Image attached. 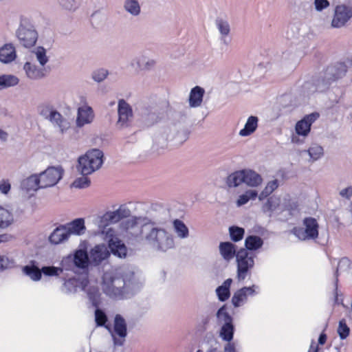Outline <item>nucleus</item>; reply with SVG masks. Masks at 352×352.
I'll return each instance as SVG.
<instances>
[{
	"label": "nucleus",
	"instance_id": "55",
	"mask_svg": "<svg viewBox=\"0 0 352 352\" xmlns=\"http://www.w3.org/2000/svg\"><path fill=\"white\" fill-rule=\"evenodd\" d=\"M142 120L143 122H146L148 124H153L156 120V116L153 113H146L144 112L142 114Z\"/></svg>",
	"mask_w": 352,
	"mask_h": 352
},
{
	"label": "nucleus",
	"instance_id": "57",
	"mask_svg": "<svg viewBox=\"0 0 352 352\" xmlns=\"http://www.w3.org/2000/svg\"><path fill=\"white\" fill-rule=\"evenodd\" d=\"M315 9L317 11H322L329 6L328 0H314Z\"/></svg>",
	"mask_w": 352,
	"mask_h": 352
},
{
	"label": "nucleus",
	"instance_id": "5",
	"mask_svg": "<svg viewBox=\"0 0 352 352\" xmlns=\"http://www.w3.org/2000/svg\"><path fill=\"white\" fill-rule=\"evenodd\" d=\"M40 115L48 120L60 134H65L71 127L70 122L52 104H44L39 107Z\"/></svg>",
	"mask_w": 352,
	"mask_h": 352
},
{
	"label": "nucleus",
	"instance_id": "14",
	"mask_svg": "<svg viewBox=\"0 0 352 352\" xmlns=\"http://www.w3.org/2000/svg\"><path fill=\"white\" fill-rule=\"evenodd\" d=\"M318 116V113H311L297 122L295 126L296 133L303 138L307 137L312 124L317 120Z\"/></svg>",
	"mask_w": 352,
	"mask_h": 352
},
{
	"label": "nucleus",
	"instance_id": "15",
	"mask_svg": "<svg viewBox=\"0 0 352 352\" xmlns=\"http://www.w3.org/2000/svg\"><path fill=\"white\" fill-rule=\"evenodd\" d=\"M154 59L144 55H140L133 58L130 62V67L135 72L149 71L155 66Z\"/></svg>",
	"mask_w": 352,
	"mask_h": 352
},
{
	"label": "nucleus",
	"instance_id": "17",
	"mask_svg": "<svg viewBox=\"0 0 352 352\" xmlns=\"http://www.w3.org/2000/svg\"><path fill=\"white\" fill-rule=\"evenodd\" d=\"M88 278L87 276L81 278H72L65 281L61 288L63 292L66 294L76 292L78 289L85 290L88 285Z\"/></svg>",
	"mask_w": 352,
	"mask_h": 352
},
{
	"label": "nucleus",
	"instance_id": "39",
	"mask_svg": "<svg viewBox=\"0 0 352 352\" xmlns=\"http://www.w3.org/2000/svg\"><path fill=\"white\" fill-rule=\"evenodd\" d=\"M35 59L38 62L39 65L45 67L49 61L46 50L43 47H38L32 52V60Z\"/></svg>",
	"mask_w": 352,
	"mask_h": 352
},
{
	"label": "nucleus",
	"instance_id": "56",
	"mask_svg": "<svg viewBox=\"0 0 352 352\" xmlns=\"http://www.w3.org/2000/svg\"><path fill=\"white\" fill-rule=\"evenodd\" d=\"M87 294L90 299L93 301L94 304H96V300L100 294L98 289L96 287H90L87 290Z\"/></svg>",
	"mask_w": 352,
	"mask_h": 352
},
{
	"label": "nucleus",
	"instance_id": "62",
	"mask_svg": "<svg viewBox=\"0 0 352 352\" xmlns=\"http://www.w3.org/2000/svg\"><path fill=\"white\" fill-rule=\"evenodd\" d=\"M224 352H235L234 344L228 342L224 348Z\"/></svg>",
	"mask_w": 352,
	"mask_h": 352
},
{
	"label": "nucleus",
	"instance_id": "25",
	"mask_svg": "<svg viewBox=\"0 0 352 352\" xmlns=\"http://www.w3.org/2000/svg\"><path fill=\"white\" fill-rule=\"evenodd\" d=\"M204 94L205 90L204 88L199 86L193 87L189 94V106L192 108L200 107L203 101Z\"/></svg>",
	"mask_w": 352,
	"mask_h": 352
},
{
	"label": "nucleus",
	"instance_id": "1",
	"mask_svg": "<svg viewBox=\"0 0 352 352\" xmlns=\"http://www.w3.org/2000/svg\"><path fill=\"white\" fill-rule=\"evenodd\" d=\"M142 284L141 278L129 269H111L103 274L101 287L109 297L121 299L138 291Z\"/></svg>",
	"mask_w": 352,
	"mask_h": 352
},
{
	"label": "nucleus",
	"instance_id": "23",
	"mask_svg": "<svg viewBox=\"0 0 352 352\" xmlns=\"http://www.w3.org/2000/svg\"><path fill=\"white\" fill-rule=\"evenodd\" d=\"M69 236L71 235H82L85 233L86 228L83 219H76L72 222L63 225Z\"/></svg>",
	"mask_w": 352,
	"mask_h": 352
},
{
	"label": "nucleus",
	"instance_id": "2",
	"mask_svg": "<svg viewBox=\"0 0 352 352\" xmlns=\"http://www.w3.org/2000/svg\"><path fill=\"white\" fill-rule=\"evenodd\" d=\"M131 216V210L126 204H122L113 211H107L97 221L99 232L104 240L108 241L112 253L120 258H124L127 250L125 245L114 234V230L109 228L111 223H116Z\"/></svg>",
	"mask_w": 352,
	"mask_h": 352
},
{
	"label": "nucleus",
	"instance_id": "37",
	"mask_svg": "<svg viewBox=\"0 0 352 352\" xmlns=\"http://www.w3.org/2000/svg\"><path fill=\"white\" fill-rule=\"evenodd\" d=\"M14 217L12 212L0 206V228H6L12 224Z\"/></svg>",
	"mask_w": 352,
	"mask_h": 352
},
{
	"label": "nucleus",
	"instance_id": "7",
	"mask_svg": "<svg viewBox=\"0 0 352 352\" xmlns=\"http://www.w3.org/2000/svg\"><path fill=\"white\" fill-rule=\"evenodd\" d=\"M305 228H294L292 232L300 240L315 239L318 236V224L312 217L305 218L303 221Z\"/></svg>",
	"mask_w": 352,
	"mask_h": 352
},
{
	"label": "nucleus",
	"instance_id": "6",
	"mask_svg": "<svg viewBox=\"0 0 352 352\" xmlns=\"http://www.w3.org/2000/svg\"><path fill=\"white\" fill-rule=\"evenodd\" d=\"M237 263V279L243 280L248 275L249 271L254 265V256L245 249L240 250L236 255Z\"/></svg>",
	"mask_w": 352,
	"mask_h": 352
},
{
	"label": "nucleus",
	"instance_id": "51",
	"mask_svg": "<svg viewBox=\"0 0 352 352\" xmlns=\"http://www.w3.org/2000/svg\"><path fill=\"white\" fill-rule=\"evenodd\" d=\"M63 270L60 267H56L54 266L43 267L41 269V273H43L45 276H58Z\"/></svg>",
	"mask_w": 352,
	"mask_h": 352
},
{
	"label": "nucleus",
	"instance_id": "63",
	"mask_svg": "<svg viewBox=\"0 0 352 352\" xmlns=\"http://www.w3.org/2000/svg\"><path fill=\"white\" fill-rule=\"evenodd\" d=\"M8 134L1 129H0V140L6 141L8 139Z\"/></svg>",
	"mask_w": 352,
	"mask_h": 352
},
{
	"label": "nucleus",
	"instance_id": "59",
	"mask_svg": "<svg viewBox=\"0 0 352 352\" xmlns=\"http://www.w3.org/2000/svg\"><path fill=\"white\" fill-rule=\"evenodd\" d=\"M12 264L9 258L4 256H0V270L9 267Z\"/></svg>",
	"mask_w": 352,
	"mask_h": 352
},
{
	"label": "nucleus",
	"instance_id": "47",
	"mask_svg": "<svg viewBox=\"0 0 352 352\" xmlns=\"http://www.w3.org/2000/svg\"><path fill=\"white\" fill-rule=\"evenodd\" d=\"M109 75L108 70L105 69H99L94 71L92 74V79L97 82H101L104 80Z\"/></svg>",
	"mask_w": 352,
	"mask_h": 352
},
{
	"label": "nucleus",
	"instance_id": "40",
	"mask_svg": "<svg viewBox=\"0 0 352 352\" xmlns=\"http://www.w3.org/2000/svg\"><path fill=\"white\" fill-rule=\"evenodd\" d=\"M19 78L14 75L5 74L0 76V90L18 85Z\"/></svg>",
	"mask_w": 352,
	"mask_h": 352
},
{
	"label": "nucleus",
	"instance_id": "34",
	"mask_svg": "<svg viewBox=\"0 0 352 352\" xmlns=\"http://www.w3.org/2000/svg\"><path fill=\"white\" fill-rule=\"evenodd\" d=\"M173 227L177 238L184 239L188 237V228L182 221L177 219H175L173 221Z\"/></svg>",
	"mask_w": 352,
	"mask_h": 352
},
{
	"label": "nucleus",
	"instance_id": "12",
	"mask_svg": "<svg viewBox=\"0 0 352 352\" xmlns=\"http://www.w3.org/2000/svg\"><path fill=\"white\" fill-rule=\"evenodd\" d=\"M69 257L72 258L74 265L76 267L82 270H87L91 263L89 256L87 250V243L85 241L82 242L78 249H76L73 256Z\"/></svg>",
	"mask_w": 352,
	"mask_h": 352
},
{
	"label": "nucleus",
	"instance_id": "52",
	"mask_svg": "<svg viewBox=\"0 0 352 352\" xmlns=\"http://www.w3.org/2000/svg\"><path fill=\"white\" fill-rule=\"evenodd\" d=\"M350 265L351 261L347 258H342L338 264L336 273L347 271L350 268Z\"/></svg>",
	"mask_w": 352,
	"mask_h": 352
},
{
	"label": "nucleus",
	"instance_id": "13",
	"mask_svg": "<svg viewBox=\"0 0 352 352\" xmlns=\"http://www.w3.org/2000/svg\"><path fill=\"white\" fill-rule=\"evenodd\" d=\"M351 17L352 10L350 7L344 5L337 6L331 21V27L334 28H342L346 25Z\"/></svg>",
	"mask_w": 352,
	"mask_h": 352
},
{
	"label": "nucleus",
	"instance_id": "48",
	"mask_svg": "<svg viewBox=\"0 0 352 352\" xmlns=\"http://www.w3.org/2000/svg\"><path fill=\"white\" fill-rule=\"evenodd\" d=\"M90 184V180L85 177V175H82L77 179H76L72 184V186L76 188H87Z\"/></svg>",
	"mask_w": 352,
	"mask_h": 352
},
{
	"label": "nucleus",
	"instance_id": "28",
	"mask_svg": "<svg viewBox=\"0 0 352 352\" xmlns=\"http://www.w3.org/2000/svg\"><path fill=\"white\" fill-rule=\"evenodd\" d=\"M244 183L250 187H257L263 179L259 174L250 169H243Z\"/></svg>",
	"mask_w": 352,
	"mask_h": 352
},
{
	"label": "nucleus",
	"instance_id": "9",
	"mask_svg": "<svg viewBox=\"0 0 352 352\" xmlns=\"http://www.w3.org/2000/svg\"><path fill=\"white\" fill-rule=\"evenodd\" d=\"M64 170L60 166H50L38 174L41 182V188H45L54 186L62 179Z\"/></svg>",
	"mask_w": 352,
	"mask_h": 352
},
{
	"label": "nucleus",
	"instance_id": "21",
	"mask_svg": "<svg viewBox=\"0 0 352 352\" xmlns=\"http://www.w3.org/2000/svg\"><path fill=\"white\" fill-rule=\"evenodd\" d=\"M255 285L252 287H244L236 291L232 298V302L235 307H238L243 305L248 296H253L255 294Z\"/></svg>",
	"mask_w": 352,
	"mask_h": 352
},
{
	"label": "nucleus",
	"instance_id": "38",
	"mask_svg": "<svg viewBox=\"0 0 352 352\" xmlns=\"http://www.w3.org/2000/svg\"><path fill=\"white\" fill-rule=\"evenodd\" d=\"M123 8L127 13L133 16H137L141 12V6L138 0H124Z\"/></svg>",
	"mask_w": 352,
	"mask_h": 352
},
{
	"label": "nucleus",
	"instance_id": "61",
	"mask_svg": "<svg viewBox=\"0 0 352 352\" xmlns=\"http://www.w3.org/2000/svg\"><path fill=\"white\" fill-rule=\"evenodd\" d=\"M328 87V83L324 82L323 81L320 82V80H318V82L316 84V90L318 91H323Z\"/></svg>",
	"mask_w": 352,
	"mask_h": 352
},
{
	"label": "nucleus",
	"instance_id": "35",
	"mask_svg": "<svg viewBox=\"0 0 352 352\" xmlns=\"http://www.w3.org/2000/svg\"><path fill=\"white\" fill-rule=\"evenodd\" d=\"M306 152L308 153L309 161L311 162L320 160L324 155L323 147L317 143H312Z\"/></svg>",
	"mask_w": 352,
	"mask_h": 352
},
{
	"label": "nucleus",
	"instance_id": "54",
	"mask_svg": "<svg viewBox=\"0 0 352 352\" xmlns=\"http://www.w3.org/2000/svg\"><path fill=\"white\" fill-rule=\"evenodd\" d=\"M11 189V184L8 179H3L0 181V192L8 195Z\"/></svg>",
	"mask_w": 352,
	"mask_h": 352
},
{
	"label": "nucleus",
	"instance_id": "36",
	"mask_svg": "<svg viewBox=\"0 0 352 352\" xmlns=\"http://www.w3.org/2000/svg\"><path fill=\"white\" fill-rule=\"evenodd\" d=\"M232 283V280L231 278H228L221 286L216 289V293L219 300L225 301L229 298L230 296V287Z\"/></svg>",
	"mask_w": 352,
	"mask_h": 352
},
{
	"label": "nucleus",
	"instance_id": "45",
	"mask_svg": "<svg viewBox=\"0 0 352 352\" xmlns=\"http://www.w3.org/2000/svg\"><path fill=\"white\" fill-rule=\"evenodd\" d=\"M229 232L231 239L236 242L243 239L245 231L242 228L232 226L229 228Z\"/></svg>",
	"mask_w": 352,
	"mask_h": 352
},
{
	"label": "nucleus",
	"instance_id": "10",
	"mask_svg": "<svg viewBox=\"0 0 352 352\" xmlns=\"http://www.w3.org/2000/svg\"><path fill=\"white\" fill-rule=\"evenodd\" d=\"M118 116L116 126L119 129H124L131 126L133 119L132 107L124 99L118 102Z\"/></svg>",
	"mask_w": 352,
	"mask_h": 352
},
{
	"label": "nucleus",
	"instance_id": "46",
	"mask_svg": "<svg viewBox=\"0 0 352 352\" xmlns=\"http://www.w3.org/2000/svg\"><path fill=\"white\" fill-rule=\"evenodd\" d=\"M337 331L342 340L345 339L349 336L350 329L346 324L345 319L340 320Z\"/></svg>",
	"mask_w": 352,
	"mask_h": 352
},
{
	"label": "nucleus",
	"instance_id": "11",
	"mask_svg": "<svg viewBox=\"0 0 352 352\" xmlns=\"http://www.w3.org/2000/svg\"><path fill=\"white\" fill-rule=\"evenodd\" d=\"M105 327L111 333L114 344L119 346L122 345L127 334L126 323L123 317L120 314L115 316L113 331L107 325Z\"/></svg>",
	"mask_w": 352,
	"mask_h": 352
},
{
	"label": "nucleus",
	"instance_id": "19",
	"mask_svg": "<svg viewBox=\"0 0 352 352\" xmlns=\"http://www.w3.org/2000/svg\"><path fill=\"white\" fill-rule=\"evenodd\" d=\"M107 247L104 244H99L94 246L89 251V258L91 263L98 265L109 256Z\"/></svg>",
	"mask_w": 352,
	"mask_h": 352
},
{
	"label": "nucleus",
	"instance_id": "42",
	"mask_svg": "<svg viewBox=\"0 0 352 352\" xmlns=\"http://www.w3.org/2000/svg\"><path fill=\"white\" fill-rule=\"evenodd\" d=\"M23 272L34 281H38L41 278V270L34 265L25 266L23 268Z\"/></svg>",
	"mask_w": 352,
	"mask_h": 352
},
{
	"label": "nucleus",
	"instance_id": "4",
	"mask_svg": "<svg viewBox=\"0 0 352 352\" xmlns=\"http://www.w3.org/2000/svg\"><path fill=\"white\" fill-rule=\"evenodd\" d=\"M102 163L103 153L99 149H91L78 158L77 169L82 175H87L99 169Z\"/></svg>",
	"mask_w": 352,
	"mask_h": 352
},
{
	"label": "nucleus",
	"instance_id": "29",
	"mask_svg": "<svg viewBox=\"0 0 352 352\" xmlns=\"http://www.w3.org/2000/svg\"><path fill=\"white\" fill-rule=\"evenodd\" d=\"M126 219L121 221L120 224V230L129 234H134V230L138 227V225L142 218L140 217L132 216Z\"/></svg>",
	"mask_w": 352,
	"mask_h": 352
},
{
	"label": "nucleus",
	"instance_id": "8",
	"mask_svg": "<svg viewBox=\"0 0 352 352\" xmlns=\"http://www.w3.org/2000/svg\"><path fill=\"white\" fill-rule=\"evenodd\" d=\"M217 317L220 323H222L219 331V336L226 342H230L233 338L234 325L232 324V318L226 311L224 306L221 307L217 313Z\"/></svg>",
	"mask_w": 352,
	"mask_h": 352
},
{
	"label": "nucleus",
	"instance_id": "50",
	"mask_svg": "<svg viewBox=\"0 0 352 352\" xmlns=\"http://www.w3.org/2000/svg\"><path fill=\"white\" fill-rule=\"evenodd\" d=\"M95 321L98 326H103L107 321V317L104 311L97 309L95 311Z\"/></svg>",
	"mask_w": 352,
	"mask_h": 352
},
{
	"label": "nucleus",
	"instance_id": "33",
	"mask_svg": "<svg viewBox=\"0 0 352 352\" xmlns=\"http://www.w3.org/2000/svg\"><path fill=\"white\" fill-rule=\"evenodd\" d=\"M228 188H236L244 183L243 170H236L230 174L226 181Z\"/></svg>",
	"mask_w": 352,
	"mask_h": 352
},
{
	"label": "nucleus",
	"instance_id": "24",
	"mask_svg": "<svg viewBox=\"0 0 352 352\" xmlns=\"http://www.w3.org/2000/svg\"><path fill=\"white\" fill-rule=\"evenodd\" d=\"M70 238L63 226L57 227L50 235L49 240L51 243L58 245L67 242Z\"/></svg>",
	"mask_w": 352,
	"mask_h": 352
},
{
	"label": "nucleus",
	"instance_id": "26",
	"mask_svg": "<svg viewBox=\"0 0 352 352\" xmlns=\"http://www.w3.org/2000/svg\"><path fill=\"white\" fill-rule=\"evenodd\" d=\"M16 57V50L12 44H5L0 47V62L10 63Z\"/></svg>",
	"mask_w": 352,
	"mask_h": 352
},
{
	"label": "nucleus",
	"instance_id": "16",
	"mask_svg": "<svg viewBox=\"0 0 352 352\" xmlns=\"http://www.w3.org/2000/svg\"><path fill=\"white\" fill-rule=\"evenodd\" d=\"M94 119V113L91 107L83 104L79 107L77 111L76 125L78 128L91 124Z\"/></svg>",
	"mask_w": 352,
	"mask_h": 352
},
{
	"label": "nucleus",
	"instance_id": "60",
	"mask_svg": "<svg viewBox=\"0 0 352 352\" xmlns=\"http://www.w3.org/2000/svg\"><path fill=\"white\" fill-rule=\"evenodd\" d=\"M291 142L294 144H302L305 142V138H302L300 135H297V133L293 134L291 137Z\"/></svg>",
	"mask_w": 352,
	"mask_h": 352
},
{
	"label": "nucleus",
	"instance_id": "49",
	"mask_svg": "<svg viewBox=\"0 0 352 352\" xmlns=\"http://www.w3.org/2000/svg\"><path fill=\"white\" fill-rule=\"evenodd\" d=\"M170 221V217L168 211L163 210L160 215L155 218V221L153 222V225H165Z\"/></svg>",
	"mask_w": 352,
	"mask_h": 352
},
{
	"label": "nucleus",
	"instance_id": "18",
	"mask_svg": "<svg viewBox=\"0 0 352 352\" xmlns=\"http://www.w3.org/2000/svg\"><path fill=\"white\" fill-rule=\"evenodd\" d=\"M17 36L20 43L25 47H30L36 43L38 38L37 32L30 28L21 27L17 31Z\"/></svg>",
	"mask_w": 352,
	"mask_h": 352
},
{
	"label": "nucleus",
	"instance_id": "22",
	"mask_svg": "<svg viewBox=\"0 0 352 352\" xmlns=\"http://www.w3.org/2000/svg\"><path fill=\"white\" fill-rule=\"evenodd\" d=\"M21 188L24 192L32 195L41 188V182L38 175L34 174L24 179L21 184Z\"/></svg>",
	"mask_w": 352,
	"mask_h": 352
},
{
	"label": "nucleus",
	"instance_id": "64",
	"mask_svg": "<svg viewBox=\"0 0 352 352\" xmlns=\"http://www.w3.org/2000/svg\"><path fill=\"white\" fill-rule=\"evenodd\" d=\"M327 340V336L324 333H321L318 338V343L320 344H324Z\"/></svg>",
	"mask_w": 352,
	"mask_h": 352
},
{
	"label": "nucleus",
	"instance_id": "3",
	"mask_svg": "<svg viewBox=\"0 0 352 352\" xmlns=\"http://www.w3.org/2000/svg\"><path fill=\"white\" fill-rule=\"evenodd\" d=\"M140 234V236L138 234H135V238H139L157 251L166 252L175 247L174 236L165 228L152 226L145 230V226H142Z\"/></svg>",
	"mask_w": 352,
	"mask_h": 352
},
{
	"label": "nucleus",
	"instance_id": "27",
	"mask_svg": "<svg viewBox=\"0 0 352 352\" xmlns=\"http://www.w3.org/2000/svg\"><path fill=\"white\" fill-rule=\"evenodd\" d=\"M285 206L283 203V199L280 197L272 196L263 205V210L265 212L271 214L274 211L283 210Z\"/></svg>",
	"mask_w": 352,
	"mask_h": 352
},
{
	"label": "nucleus",
	"instance_id": "58",
	"mask_svg": "<svg viewBox=\"0 0 352 352\" xmlns=\"http://www.w3.org/2000/svg\"><path fill=\"white\" fill-rule=\"evenodd\" d=\"M339 195L344 199H350L352 197V186H349L340 190Z\"/></svg>",
	"mask_w": 352,
	"mask_h": 352
},
{
	"label": "nucleus",
	"instance_id": "44",
	"mask_svg": "<svg viewBox=\"0 0 352 352\" xmlns=\"http://www.w3.org/2000/svg\"><path fill=\"white\" fill-rule=\"evenodd\" d=\"M278 186L277 180L274 179L269 182L265 188L262 190V192L258 195L259 200H263L269 196L271 193L274 192Z\"/></svg>",
	"mask_w": 352,
	"mask_h": 352
},
{
	"label": "nucleus",
	"instance_id": "53",
	"mask_svg": "<svg viewBox=\"0 0 352 352\" xmlns=\"http://www.w3.org/2000/svg\"><path fill=\"white\" fill-rule=\"evenodd\" d=\"M63 7L69 11H74L78 8V4L76 0H63Z\"/></svg>",
	"mask_w": 352,
	"mask_h": 352
},
{
	"label": "nucleus",
	"instance_id": "30",
	"mask_svg": "<svg viewBox=\"0 0 352 352\" xmlns=\"http://www.w3.org/2000/svg\"><path fill=\"white\" fill-rule=\"evenodd\" d=\"M258 119L256 116H250L243 129H241L239 132V135L241 137H247L252 135L258 127Z\"/></svg>",
	"mask_w": 352,
	"mask_h": 352
},
{
	"label": "nucleus",
	"instance_id": "31",
	"mask_svg": "<svg viewBox=\"0 0 352 352\" xmlns=\"http://www.w3.org/2000/svg\"><path fill=\"white\" fill-rule=\"evenodd\" d=\"M219 248L221 256L227 261L232 260L236 255V246L230 242H221Z\"/></svg>",
	"mask_w": 352,
	"mask_h": 352
},
{
	"label": "nucleus",
	"instance_id": "32",
	"mask_svg": "<svg viewBox=\"0 0 352 352\" xmlns=\"http://www.w3.org/2000/svg\"><path fill=\"white\" fill-rule=\"evenodd\" d=\"M216 26L220 33L222 43L226 45H229L230 41L228 40V36L230 32L229 23L223 19H217L216 21Z\"/></svg>",
	"mask_w": 352,
	"mask_h": 352
},
{
	"label": "nucleus",
	"instance_id": "20",
	"mask_svg": "<svg viewBox=\"0 0 352 352\" xmlns=\"http://www.w3.org/2000/svg\"><path fill=\"white\" fill-rule=\"evenodd\" d=\"M25 76L33 80L43 78L45 76V69L41 65H36L32 61H27L23 67Z\"/></svg>",
	"mask_w": 352,
	"mask_h": 352
},
{
	"label": "nucleus",
	"instance_id": "43",
	"mask_svg": "<svg viewBox=\"0 0 352 352\" xmlns=\"http://www.w3.org/2000/svg\"><path fill=\"white\" fill-rule=\"evenodd\" d=\"M245 247L250 250H256L263 245V240L257 236H249L245 241Z\"/></svg>",
	"mask_w": 352,
	"mask_h": 352
},
{
	"label": "nucleus",
	"instance_id": "41",
	"mask_svg": "<svg viewBox=\"0 0 352 352\" xmlns=\"http://www.w3.org/2000/svg\"><path fill=\"white\" fill-rule=\"evenodd\" d=\"M257 196L258 193L256 190L251 189L248 190L243 194L239 196L236 201V204L238 207L242 206L246 204L250 200L255 199Z\"/></svg>",
	"mask_w": 352,
	"mask_h": 352
}]
</instances>
